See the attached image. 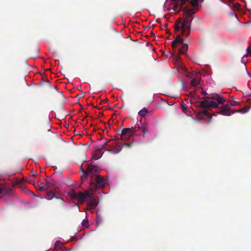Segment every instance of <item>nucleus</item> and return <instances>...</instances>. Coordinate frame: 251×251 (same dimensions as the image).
I'll return each mask as SVG.
<instances>
[{
    "label": "nucleus",
    "instance_id": "nucleus-1",
    "mask_svg": "<svg viewBox=\"0 0 251 251\" xmlns=\"http://www.w3.org/2000/svg\"><path fill=\"white\" fill-rule=\"evenodd\" d=\"M226 101V99L218 94H211L208 97L204 98V100L200 102L199 106L201 108H206L211 109L213 108H219L218 113L224 116H230L231 111L229 108L228 104H225L219 107L218 104H223Z\"/></svg>",
    "mask_w": 251,
    "mask_h": 251
},
{
    "label": "nucleus",
    "instance_id": "nucleus-2",
    "mask_svg": "<svg viewBox=\"0 0 251 251\" xmlns=\"http://www.w3.org/2000/svg\"><path fill=\"white\" fill-rule=\"evenodd\" d=\"M47 185H50V189L46 191V196L45 198L49 200H51L52 199H56L58 204L62 207H64V200L63 198L57 197L55 196V194H59L60 193V190L58 187V185L57 182L53 179H50V180H46Z\"/></svg>",
    "mask_w": 251,
    "mask_h": 251
},
{
    "label": "nucleus",
    "instance_id": "nucleus-3",
    "mask_svg": "<svg viewBox=\"0 0 251 251\" xmlns=\"http://www.w3.org/2000/svg\"><path fill=\"white\" fill-rule=\"evenodd\" d=\"M194 13L195 12L192 10H186L185 14L186 16L183 19V22H181L182 34H185V31L187 30L186 34L187 37L190 34L191 25L192 21V16Z\"/></svg>",
    "mask_w": 251,
    "mask_h": 251
},
{
    "label": "nucleus",
    "instance_id": "nucleus-4",
    "mask_svg": "<svg viewBox=\"0 0 251 251\" xmlns=\"http://www.w3.org/2000/svg\"><path fill=\"white\" fill-rule=\"evenodd\" d=\"M181 45L179 47V52L181 54H185L186 53L188 47L187 44L183 43V39L181 38V36L178 34L176 37L172 42V46L173 48H176L178 46Z\"/></svg>",
    "mask_w": 251,
    "mask_h": 251
},
{
    "label": "nucleus",
    "instance_id": "nucleus-5",
    "mask_svg": "<svg viewBox=\"0 0 251 251\" xmlns=\"http://www.w3.org/2000/svg\"><path fill=\"white\" fill-rule=\"evenodd\" d=\"M105 183V180L103 177H101L100 175L97 176L91 179L90 184V190L96 191L99 188L103 187Z\"/></svg>",
    "mask_w": 251,
    "mask_h": 251
},
{
    "label": "nucleus",
    "instance_id": "nucleus-6",
    "mask_svg": "<svg viewBox=\"0 0 251 251\" xmlns=\"http://www.w3.org/2000/svg\"><path fill=\"white\" fill-rule=\"evenodd\" d=\"M134 134L133 129L131 127L125 128L122 130L121 138L122 140L126 141Z\"/></svg>",
    "mask_w": 251,
    "mask_h": 251
},
{
    "label": "nucleus",
    "instance_id": "nucleus-7",
    "mask_svg": "<svg viewBox=\"0 0 251 251\" xmlns=\"http://www.w3.org/2000/svg\"><path fill=\"white\" fill-rule=\"evenodd\" d=\"M87 174L92 178L97 176H99V171L97 170L96 167L94 165H88L86 170Z\"/></svg>",
    "mask_w": 251,
    "mask_h": 251
},
{
    "label": "nucleus",
    "instance_id": "nucleus-8",
    "mask_svg": "<svg viewBox=\"0 0 251 251\" xmlns=\"http://www.w3.org/2000/svg\"><path fill=\"white\" fill-rule=\"evenodd\" d=\"M172 1L177 3L181 6L185 4L186 1L190 2L193 7H197L198 6V0H172Z\"/></svg>",
    "mask_w": 251,
    "mask_h": 251
},
{
    "label": "nucleus",
    "instance_id": "nucleus-9",
    "mask_svg": "<svg viewBox=\"0 0 251 251\" xmlns=\"http://www.w3.org/2000/svg\"><path fill=\"white\" fill-rule=\"evenodd\" d=\"M91 194L88 192L86 191L84 193H82L81 192H79L78 193V202L80 203H83L85 199L87 197H90Z\"/></svg>",
    "mask_w": 251,
    "mask_h": 251
},
{
    "label": "nucleus",
    "instance_id": "nucleus-10",
    "mask_svg": "<svg viewBox=\"0 0 251 251\" xmlns=\"http://www.w3.org/2000/svg\"><path fill=\"white\" fill-rule=\"evenodd\" d=\"M113 146L110 149H106L107 151H111L114 154H117L120 152L122 149V147L118 143H115V145L114 147Z\"/></svg>",
    "mask_w": 251,
    "mask_h": 251
},
{
    "label": "nucleus",
    "instance_id": "nucleus-11",
    "mask_svg": "<svg viewBox=\"0 0 251 251\" xmlns=\"http://www.w3.org/2000/svg\"><path fill=\"white\" fill-rule=\"evenodd\" d=\"M183 22V19H182L181 18L178 19L176 21L175 24V29L176 31L178 32L180 30V29H181V31H182V26H181L182 23L181 22ZM187 31V30L185 31V34H182L181 33V35H185L186 36V34Z\"/></svg>",
    "mask_w": 251,
    "mask_h": 251
},
{
    "label": "nucleus",
    "instance_id": "nucleus-12",
    "mask_svg": "<svg viewBox=\"0 0 251 251\" xmlns=\"http://www.w3.org/2000/svg\"><path fill=\"white\" fill-rule=\"evenodd\" d=\"M198 117L201 119H203V116H205L207 118H211L212 116L210 113L206 109H203L200 111L198 114Z\"/></svg>",
    "mask_w": 251,
    "mask_h": 251
},
{
    "label": "nucleus",
    "instance_id": "nucleus-13",
    "mask_svg": "<svg viewBox=\"0 0 251 251\" xmlns=\"http://www.w3.org/2000/svg\"><path fill=\"white\" fill-rule=\"evenodd\" d=\"M46 180H45L46 183L45 184L41 182H38L37 185L40 191H48L50 189V185H47Z\"/></svg>",
    "mask_w": 251,
    "mask_h": 251
},
{
    "label": "nucleus",
    "instance_id": "nucleus-14",
    "mask_svg": "<svg viewBox=\"0 0 251 251\" xmlns=\"http://www.w3.org/2000/svg\"><path fill=\"white\" fill-rule=\"evenodd\" d=\"M98 204V202L96 199H92L88 204V208L90 210L94 209Z\"/></svg>",
    "mask_w": 251,
    "mask_h": 251
},
{
    "label": "nucleus",
    "instance_id": "nucleus-15",
    "mask_svg": "<svg viewBox=\"0 0 251 251\" xmlns=\"http://www.w3.org/2000/svg\"><path fill=\"white\" fill-rule=\"evenodd\" d=\"M111 142V140H107L106 142L102 145V148H100L99 149H98L100 151H102L103 149L105 150V151H107L106 149H110L112 148V146H114V143H112V144H108L109 142Z\"/></svg>",
    "mask_w": 251,
    "mask_h": 251
},
{
    "label": "nucleus",
    "instance_id": "nucleus-16",
    "mask_svg": "<svg viewBox=\"0 0 251 251\" xmlns=\"http://www.w3.org/2000/svg\"><path fill=\"white\" fill-rule=\"evenodd\" d=\"M250 106H245V107L242 108V109H239V110H237L236 111H233V113H234L235 112H240V113H241L242 114H244V113H246L247 112H248L250 108Z\"/></svg>",
    "mask_w": 251,
    "mask_h": 251
},
{
    "label": "nucleus",
    "instance_id": "nucleus-17",
    "mask_svg": "<svg viewBox=\"0 0 251 251\" xmlns=\"http://www.w3.org/2000/svg\"><path fill=\"white\" fill-rule=\"evenodd\" d=\"M63 247L62 243L60 241H57L54 244V248L53 250H57V249L63 250L62 247Z\"/></svg>",
    "mask_w": 251,
    "mask_h": 251
},
{
    "label": "nucleus",
    "instance_id": "nucleus-18",
    "mask_svg": "<svg viewBox=\"0 0 251 251\" xmlns=\"http://www.w3.org/2000/svg\"><path fill=\"white\" fill-rule=\"evenodd\" d=\"M148 113V109L144 107L139 111V112H138V114L139 116L143 117H145Z\"/></svg>",
    "mask_w": 251,
    "mask_h": 251
},
{
    "label": "nucleus",
    "instance_id": "nucleus-19",
    "mask_svg": "<svg viewBox=\"0 0 251 251\" xmlns=\"http://www.w3.org/2000/svg\"><path fill=\"white\" fill-rule=\"evenodd\" d=\"M182 70L184 72V73H185V75L188 77H193V74L189 72H188L186 68L184 67H181Z\"/></svg>",
    "mask_w": 251,
    "mask_h": 251
},
{
    "label": "nucleus",
    "instance_id": "nucleus-20",
    "mask_svg": "<svg viewBox=\"0 0 251 251\" xmlns=\"http://www.w3.org/2000/svg\"><path fill=\"white\" fill-rule=\"evenodd\" d=\"M70 196L72 198L75 200H78V193H77L74 191H72L70 193Z\"/></svg>",
    "mask_w": 251,
    "mask_h": 251
},
{
    "label": "nucleus",
    "instance_id": "nucleus-21",
    "mask_svg": "<svg viewBox=\"0 0 251 251\" xmlns=\"http://www.w3.org/2000/svg\"><path fill=\"white\" fill-rule=\"evenodd\" d=\"M131 128L133 129L134 133H135L141 129V126H140L139 124H137L134 126L131 127Z\"/></svg>",
    "mask_w": 251,
    "mask_h": 251
},
{
    "label": "nucleus",
    "instance_id": "nucleus-22",
    "mask_svg": "<svg viewBox=\"0 0 251 251\" xmlns=\"http://www.w3.org/2000/svg\"><path fill=\"white\" fill-rule=\"evenodd\" d=\"M181 108L183 112L187 111L189 109V106L183 102L181 103Z\"/></svg>",
    "mask_w": 251,
    "mask_h": 251
},
{
    "label": "nucleus",
    "instance_id": "nucleus-23",
    "mask_svg": "<svg viewBox=\"0 0 251 251\" xmlns=\"http://www.w3.org/2000/svg\"><path fill=\"white\" fill-rule=\"evenodd\" d=\"M199 83V80L196 78H193L190 82L191 85L193 86H197L198 85Z\"/></svg>",
    "mask_w": 251,
    "mask_h": 251
},
{
    "label": "nucleus",
    "instance_id": "nucleus-24",
    "mask_svg": "<svg viewBox=\"0 0 251 251\" xmlns=\"http://www.w3.org/2000/svg\"><path fill=\"white\" fill-rule=\"evenodd\" d=\"M141 130L144 134L148 131V127L146 125H141Z\"/></svg>",
    "mask_w": 251,
    "mask_h": 251
},
{
    "label": "nucleus",
    "instance_id": "nucleus-25",
    "mask_svg": "<svg viewBox=\"0 0 251 251\" xmlns=\"http://www.w3.org/2000/svg\"><path fill=\"white\" fill-rule=\"evenodd\" d=\"M82 171L84 173L83 175L81 176V179L82 180H85L88 176H89L88 174H87V172L86 171H84L82 169Z\"/></svg>",
    "mask_w": 251,
    "mask_h": 251
},
{
    "label": "nucleus",
    "instance_id": "nucleus-26",
    "mask_svg": "<svg viewBox=\"0 0 251 251\" xmlns=\"http://www.w3.org/2000/svg\"><path fill=\"white\" fill-rule=\"evenodd\" d=\"M82 225L84 227L88 226V221L87 220H83L82 222Z\"/></svg>",
    "mask_w": 251,
    "mask_h": 251
},
{
    "label": "nucleus",
    "instance_id": "nucleus-27",
    "mask_svg": "<svg viewBox=\"0 0 251 251\" xmlns=\"http://www.w3.org/2000/svg\"><path fill=\"white\" fill-rule=\"evenodd\" d=\"M247 51L248 53H251V47H248L247 49Z\"/></svg>",
    "mask_w": 251,
    "mask_h": 251
},
{
    "label": "nucleus",
    "instance_id": "nucleus-28",
    "mask_svg": "<svg viewBox=\"0 0 251 251\" xmlns=\"http://www.w3.org/2000/svg\"><path fill=\"white\" fill-rule=\"evenodd\" d=\"M227 104H228V105H229V106L230 105L232 106H234V103H233L232 101H229L228 102V103Z\"/></svg>",
    "mask_w": 251,
    "mask_h": 251
},
{
    "label": "nucleus",
    "instance_id": "nucleus-29",
    "mask_svg": "<svg viewBox=\"0 0 251 251\" xmlns=\"http://www.w3.org/2000/svg\"><path fill=\"white\" fill-rule=\"evenodd\" d=\"M201 94H202V95H207V94L206 93V92H205V91H201Z\"/></svg>",
    "mask_w": 251,
    "mask_h": 251
},
{
    "label": "nucleus",
    "instance_id": "nucleus-30",
    "mask_svg": "<svg viewBox=\"0 0 251 251\" xmlns=\"http://www.w3.org/2000/svg\"><path fill=\"white\" fill-rule=\"evenodd\" d=\"M220 1H221L222 2L224 3H225V4H226V2L224 1L223 0H220Z\"/></svg>",
    "mask_w": 251,
    "mask_h": 251
},
{
    "label": "nucleus",
    "instance_id": "nucleus-31",
    "mask_svg": "<svg viewBox=\"0 0 251 251\" xmlns=\"http://www.w3.org/2000/svg\"><path fill=\"white\" fill-rule=\"evenodd\" d=\"M2 190L0 188V194L2 193Z\"/></svg>",
    "mask_w": 251,
    "mask_h": 251
},
{
    "label": "nucleus",
    "instance_id": "nucleus-32",
    "mask_svg": "<svg viewBox=\"0 0 251 251\" xmlns=\"http://www.w3.org/2000/svg\"><path fill=\"white\" fill-rule=\"evenodd\" d=\"M48 132H50V129H48Z\"/></svg>",
    "mask_w": 251,
    "mask_h": 251
},
{
    "label": "nucleus",
    "instance_id": "nucleus-33",
    "mask_svg": "<svg viewBox=\"0 0 251 251\" xmlns=\"http://www.w3.org/2000/svg\"><path fill=\"white\" fill-rule=\"evenodd\" d=\"M248 75H249V76H251V75H250V74H249L248 72Z\"/></svg>",
    "mask_w": 251,
    "mask_h": 251
},
{
    "label": "nucleus",
    "instance_id": "nucleus-34",
    "mask_svg": "<svg viewBox=\"0 0 251 251\" xmlns=\"http://www.w3.org/2000/svg\"><path fill=\"white\" fill-rule=\"evenodd\" d=\"M69 250H66V251H68Z\"/></svg>",
    "mask_w": 251,
    "mask_h": 251
}]
</instances>
